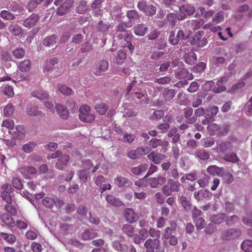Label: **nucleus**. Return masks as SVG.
Masks as SVG:
<instances>
[{
	"label": "nucleus",
	"instance_id": "obj_2",
	"mask_svg": "<svg viewBox=\"0 0 252 252\" xmlns=\"http://www.w3.org/2000/svg\"><path fill=\"white\" fill-rule=\"evenodd\" d=\"M95 115L91 112V107L88 105H82L79 109V119L84 123H91L94 120Z\"/></svg>",
	"mask_w": 252,
	"mask_h": 252
},
{
	"label": "nucleus",
	"instance_id": "obj_59",
	"mask_svg": "<svg viewBox=\"0 0 252 252\" xmlns=\"http://www.w3.org/2000/svg\"><path fill=\"white\" fill-rule=\"evenodd\" d=\"M224 20V12L223 11H220L216 13L215 16L212 18V22L215 24H219L223 21Z\"/></svg>",
	"mask_w": 252,
	"mask_h": 252
},
{
	"label": "nucleus",
	"instance_id": "obj_18",
	"mask_svg": "<svg viewBox=\"0 0 252 252\" xmlns=\"http://www.w3.org/2000/svg\"><path fill=\"white\" fill-rule=\"evenodd\" d=\"M178 9L180 11V15H185L186 18L188 15H190L194 13L195 10V8L193 5L189 4H184L180 7L179 6Z\"/></svg>",
	"mask_w": 252,
	"mask_h": 252
},
{
	"label": "nucleus",
	"instance_id": "obj_37",
	"mask_svg": "<svg viewBox=\"0 0 252 252\" xmlns=\"http://www.w3.org/2000/svg\"><path fill=\"white\" fill-rule=\"evenodd\" d=\"M111 25L108 22H104L101 20L96 25V29L98 32L105 33L107 32L110 28Z\"/></svg>",
	"mask_w": 252,
	"mask_h": 252
},
{
	"label": "nucleus",
	"instance_id": "obj_48",
	"mask_svg": "<svg viewBox=\"0 0 252 252\" xmlns=\"http://www.w3.org/2000/svg\"><path fill=\"white\" fill-rule=\"evenodd\" d=\"M220 129V126L215 123L209 124L207 126V130L209 134L212 136L218 134Z\"/></svg>",
	"mask_w": 252,
	"mask_h": 252
},
{
	"label": "nucleus",
	"instance_id": "obj_24",
	"mask_svg": "<svg viewBox=\"0 0 252 252\" xmlns=\"http://www.w3.org/2000/svg\"><path fill=\"white\" fill-rule=\"evenodd\" d=\"M1 221L5 225L10 227H14L15 226V221L12 217V216L7 213H2L0 217Z\"/></svg>",
	"mask_w": 252,
	"mask_h": 252
},
{
	"label": "nucleus",
	"instance_id": "obj_28",
	"mask_svg": "<svg viewBox=\"0 0 252 252\" xmlns=\"http://www.w3.org/2000/svg\"><path fill=\"white\" fill-rule=\"evenodd\" d=\"M106 201L107 203L114 206H121L124 205L121 200L114 195L108 194L106 196Z\"/></svg>",
	"mask_w": 252,
	"mask_h": 252
},
{
	"label": "nucleus",
	"instance_id": "obj_19",
	"mask_svg": "<svg viewBox=\"0 0 252 252\" xmlns=\"http://www.w3.org/2000/svg\"><path fill=\"white\" fill-rule=\"evenodd\" d=\"M115 184L119 188L126 187L132 184V182L127 178L118 175L114 179Z\"/></svg>",
	"mask_w": 252,
	"mask_h": 252
},
{
	"label": "nucleus",
	"instance_id": "obj_16",
	"mask_svg": "<svg viewBox=\"0 0 252 252\" xmlns=\"http://www.w3.org/2000/svg\"><path fill=\"white\" fill-rule=\"evenodd\" d=\"M225 217L226 213H219L216 214L211 215L210 220L214 224L219 225L225 222Z\"/></svg>",
	"mask_w": 252,
	"mask_h": 252
},
{
	"label": "nucleus",
	"instance_id": "obj_23",
	"mask_svg": "<svg viewBox=\"0 0 252 252\" xmlns=\"http://www.w3.org/2000/svg\"><path fill=\"white\" fill-rule=\"evenodd\" d=\"M20 171L23 176L27 179L31 178L32 175L36 174L37 173L36 169L31 166L22 167Z\"/></svg>",
	"mask_w": 252,
	"mask_h": 252
},
{
	"label": "nucleus",
	"instance_id": "obj_14",
	"mask_svg": "<svg viewBox=\"0 0 252 252\" xmlns=\"http://www.w3.org/2000/svg\"><path fill=\"white\" fill-rule=\"evenodd\" d=\"M212 193L208 190H200L198 191H195L193 193L194 198L198 201L204 199H210L212 197Z\"/></svg>",
	"mask_w": 252,
	"mask_h": 252
},
{
	"label": "nucleus",
	"instance_id": "obj_11",
	"mask_svg": "<svg viewBox=\"0 0 252 252\" xmlns=\"http://www.w3.org/2000/svg\"><path fill=\"white\" fill-rule=\"evenodd\" d=\"M126 16L128 20L127 23L132 27L135 23L139 21L140 15L136 10H130L126 12Z\"/></svg>",
	"mask_w": 252,
	"mask_h": 252
},
{
	"label": "nucleus",
	"instance_id": "obj_33",
	"mask_svg": "<svg viewBox=\"0 0 252 252\" xmlns=\"http://www.w3.org/2000/svg\"><path fill=\"white\" fill-rule=\"evenodd\" d=\"M97 236L96 233L93 229H87L81 234L82 240L86 241L92 240Z\"/></svg>",
	"mask_w": 252,
	"mask_h": 252
},
{
	"label": "nucleus",
	"instance_id": "obj_57",
	"mask_svg": "<svg viewBox=\"0 0 252 252\" xmlns=\"http://www.w3.org/2000/svg\"><path fill=\"white\" fill-rule=\"evenodd\" d=\"M36 146V143L34 142H29L25 144L22 147V150L27 153L32 152Z\"/></svg>",
	"mask_w": 252,
	"mask_h": 252
},
{
	"label": "nucleus",
	"instance_id": "obj_47",
	"mask_svg": "<svg viewBox=\"0 0 252 252\" xmlns=\"http://www.w3.org/2000/svg\"><path fill=\"white\" fill-rule=\"evenodd\" d=\"M0 236L7 243L10 244H14L16 241V237L11 234L0 232Z\"/></svg>",
	"mask_w": 252,
	"mask_h": 252
},
{
	"label": "nucleus",
	"instance_id": "obj_64",
	"mask_svg": "<svg viewBox=\"0 0 252 252\" xmlns=\"http://www.w3.org/2000/svg\"><path fill=\"white\" fill-rule=\"evenodd\" d=\"M206 67V64L204 62H200L194 65L192 68V71L194 73H200L202 72Z\"/></svg>",
	"mask_w": 252,
	"mask_h": 252
},
{
	"label": "nucleus",
	"instance_id": "obj_43",
	"mask_svg": "<svg viewBox=\"0 0 252 252\" xmlns=\"http://www.w3.org/2000/svg\"><path fill=\"white\" fill-rule=\"evenodd\" d=\"M9 31L15 36H19L22 34L23 30L20 26L18 25H11L8 28Z\"/></svg>",
	"mask_w": 252,
	"mask_h": 252
},
{
	"label": "nucleus",
	"instance_id": "obj_1",
	"mask_svg": "<svg viewBox=\"0 0 252 252\" xmlns=\"http://www.w3.org/2000/svg\"><path fill=\"white\" fill-rule=\"evenodd\" d=\"M228 78L224 76L219 80L216 84L213 81L206 82L205 84V86L207 87L208 90H212L214 93H220L226 90L225 84Z\"/></svg>",
	"mask_w": 252,
	"mask_h": 252
},
{
	"label": "nucleus",
	"instance_id": "obj_53",
	"mask_svg": "<svg viewBox=\"0 0 252 252\" xmlns=\"http://www.w3.org/2000/svg\"><path fill=\"white\" fill-rule=\"evenodd\" d=\"M190 28L193 30L199 29L203 25V21L201 19H195L189 21Z\"/></svg>",
	"mask_w": 252,
	"mask_h": 252
},
{
	"label": "nucleus",
	"instance_id": "obj_54",
	"mask_svg": "<svg viewBox=\"0 0 252 252\" xmlns=\"http://www.w3.org/2000/svg\"><path fill=\"white\" fill-rule=\"evenodd\" d=\"M224 160L231 162H237L239 161V158L236 153L232 152L230 154H226L223 158Z\"/></svg>",
	"mask_w": 252,
	"mask_h": 252
},
{
	"label": "nucleus",
	"instance_id": "obj_52",
	"mask_svg": "<svg viewBox=\"0 0 252 252\" xmlns=\"http://www.w3.org/2000/svg\"><path fill=\"white\" fill-rule=\"evenodd\" d=\"M166 7H169L174 11H177L179 6L176 4V0H162Z\"/></svg>",
	"mask_w": 252,
	"mask_h": 252
},
{
	"label": "nucleus",
	"instance_id": "obj_6",
	"mask_svg": "<svg viewBox=\"0 0 252 252\" xmlns=\"http://www.w3.org/2000/svg\"><path fill=\"white\" fill-rule=\"evenodd\" d=\"M108 62L106 60H102L93 66L92 71L95 75L100 76L108 70Z\"/></svg>",
	"mask_w": 252,
	"mask_h": 252
},
{
	"label": "nucleus",
	"instance_id": "obj_31",
	"mask_svg": "<svg viewBox=\"0 0 252 252\" xmlns=\"http://www.w3.org/2000/svg\"><path fill=\"white\" fill-rule=\"evenodd\" d=\"M57 36L54 34L46 36L43 40V44L47 47L53 46L57 43Z\"/></svg>",
	"mask_w": 252,
	"mask_h": 252
},
{
	"label": "nucleus",
	"instance_id": "obj_61",
	"mask_svg": "<svg viewBox=\"0 0 252 252\" xmlns=\"http://www.w3.org/2000/svg\"><path fill=\"white\" fill-rule=\"evenodd\" d=\"M42 1V0H31L28 2L27 8L29 12H32L36 8L38 4L41 3Z\"/></svg>",
	"mask_w": 252,
	"mask_h": 252
},
{
	"label": "nucleus",
	"instance_id": "obj_44",
	"mask_svg": "<svg viewBox=\"0 0 252 252\" xmlns=\"http://www.w3.org/2000/svg\"><path fill=\"white\" fill-rule=\"evenodd\" d=\"M18 67L22 72H28L31 68V61L29 60H25L21 62L19 65Z\"/></svg>",
	"mask_w": 252,
	"mask_h": 252
},
{
	"label": "nucleus",
	"instance_id": "obj_39",
	"mask_svg": "<svg viewBox=\"0 0 252 252\" xmlns=\"http://www.w3.org/2000/svg\"><path fill=\"white\" fill-rule=\"evenodd\" d=\"M194 155L199 159L202 160H206L210 158L209 153L204 149H200L195 152Z\"/></svg>",
	"mask_w": 252,
	"mask_h": 252
},
{
	"label": "nucleus",
	"instance_id": "obj_42",
	"mask_svg": "<svg viewBox=\"0 0 252 252\" xmlns=\"http://www.w3.org/2000/svg\"><path fill=\"white\" fill-rule=\"evenodd\" d=\"M239 220V217L236 215H233L230 216H228L226 214L225 224L227 226L234 225Z\"/></svg>",
	"mask_w": 252,
	"mask_h": 252
},
{
	"label": "nucleus",
	"instance_id": "obj_34",
	"mask_svg": "<svg viewBox=\"0 0 252 252\" xmlns=\"http://www.w3.org/2000/svg\"><path fill=\"white\" fill-rule=\"evenodd\" d=\"M56 109L58 114L63 119H67L68 117V112L63 105L57 104L56 105Z\"/></svg>",
	"mask_w": 252,
	"mask_h": 252
},
{
	"label": "nucleus",
	"instance_id": "obj_27",
	"mask_svg": "<svg viewBox=\"0 0 252 252\" xmlns=\"http://www.w3.org/2000/svg\"><path fill=\"white\" fill-rule=\"evenodd\" d=\"M183 111L184 116L187 119V124H191L196 122V118L191 117L193 114V109L191 108H186Z\"/></svg>",
	"mask_w": 252,
	"mask_h": 252
},
{
	"label": "nucleus",
	"instance_id": "obj_22",
	"mask_svg": "<svg viewBox=\"0 0 252 252\" xmlns=\"http://www.w3.org/2000/svg\"><path fill=\"white\" fill-rule=\"evenodd\" d=\"M124 217L126 220L129 223L136 221L137 215L131 208H127L125 210Z\"/></svg>",
	"mask_w": 252,
	"mask_h": 252
},
{
	"label": "nucleus",
	"instance_id": "obj_9",
	"mask_svg": "<svg viewBox=\"0 0 252 252\" xmlns=\"http://www.w3.org/2000/svg\"><path fill=\"white\" fill-rule=\"evenodd\" d=\"M166 19L169 24V27L172 28L175 26L178 21H181L186 19V16L181 15L179 14L169 13L166 15Z\"/></svg>",
	"mask_w": 252,
	"mask_h": 252
},
{
	"label": "nucleus",
	"instance_id": "obj_60",
	"mask_svg": "<svg viewBox=\"0 0 252 252\" xmlns=\"http://www.w3.org/2000/svg\"><path fill=\"white\" fill-rule=\"evenodd\" d=\"M14 112V108L11 103H8L3 109V115L9 117L12 115Z\"/></svg>",
	"mask_w": 252,
	"mask_h": 252
},
{
	"label": "nucleus",
	"instance_id": "obj_63",
	"mask_svg": "<svg viewBox=\"0 0 252 252\" xmlns=\"http://www.w3.org/2000/svg\"><path fill=\"white\" fill-rule=\"evenodd\" d=\"M2 92L5 95L9 97H12L14 94L13 87L8 85H3Z\"/></svg>",
	"mask_w": 252,
	"mask_h": 252
},
{
	"label": "nucleus",
	"instance_id": "obj_10",
	"mask_svg": "<svg viewBox=\"0 0 252 252\" xmlns=\"http://www.w3.org/2000/svg\"><path fill=\"white\" fill-rule=\"evenodd\" d=\"M39 19V15L32 13L24 21L23 25L26 28L31 29L38 22Z\"/></svg>",
	"mask_w": 252,
	"mask_h": 252
},
{
	"label": "nucleus",
	"instance_id": "obj_62",
	"mask_svg": "<svg viewBox=\"0 0 252 252\" xmlns=\"http://www.w3.org/2000/svg\"><path fill=\"white\" fill-rule=\"evenodd\" d=\"M242 250L245 252H252V241L245 240L241 245Z\"/></svg>",
	"mask_w": 252,
	"mask_h": 252
},
{
	"label": "nucleus",
	"instance_id": "obj_15",
	"mask_svg": "<svg viewBox=\"0 0 252 252\" xmlns=\"http://www.w3.org/2000/svg\"><path fill=\"white\" fill-rule=\"evenodd\" d=\"M147 158L155 164H158L166 158V156L163 154L152 151L147 155Z\"/></svg>",
	"mask_w": 252,
	"mask_h": 252
},
{
	"label": "nucleus",
	"instance_id": "obj_55",
	"mask_svg": "<svg viewBox=\"0 0 252 252\" xmlns=\"http://www.w3.org/2000/svg\"><path fill=\"white\" fill-rule=\"evenodd\" d=\"M95 109L99 114L104 115L108 110V106L106 103H100L95 105Z\"/></svg>",
	"mask_w": 252,
	"mask_h": 252
},
{
	"label": "nucleus",
	"instance_id": "obj_13",
	"mask_svg": "<svg viewBox=\"0 0 252 252\" xmlns=\"http://www.w3.org/2000/svg\"><path fill=\"white\" fill-rule=\"evenodd\" d=\"M72 4L71 0H66L58 7L57 14L59 16H63V14L67 13L72 6Z\"/></svg>",
	"mask_w": 252,
	"mask_h": 252
},
{
	"label": "nucleus",
	"instance_id": "obj_45",
	"mask_svg": "<svg viewBox=\"0 0 252 252\" xmlns=\"http://www.w3.org/2000/svg\"><path fill=\"white\" fill-rule=\"evenodd\" d=\"M32 96L40 100H45L48 98V94L43 90H37L32 93Z\"/></svg>",
	"mask_w": 252,
	"mask_h": 252
},
{
	"label": "nucleus",
	"instance_id": "obj_29",
	"mask_svg": "<svg viewBox=\"0 0 252 252\" xmlns=\"http://www.w3.org/2000/svg\"><path fill=\"white\" fill-rule=\"evenodd\" d=\"M218 148L221 153H223L225 155L229 151L232 150V146L231 142H222L218 145Z\"/></svg>",
	"mask_w": 252,
	"mask_h": 252
},
{
	"label": "nucleus",
	"instance_id": "obj_3",
	"mask_svg": "<svg viewBox=\"0 0 252 252\" xmlns=\"http://www.w3.org/2000/svg\"><path fill=\"white\" fill-rule=\"evenodd\" d=\"M203 31H199L195 33L190 41V44L198 47H203L208 43L207 38L204 36Z\"/></svg>",
	"mask_w": 252,
	"mask_h": 252
},
{
	"label": "nucleus",
	"instance_id": "obj_32",
	"mask_svg": "<svg viewBox=\"0 0 252 252\" xmlns=\"http://www.w3.org/2000/svg\"><path fill=\"white\" fill-rule=\"evenodd\" d=\"M167 184L170 186L172 192H178L180 190L181 184L178 181L169 178L167 180Z\"/></svg>",
	"mask_w": 252,
	"mask_h": 252
},
{
	"label": "nucleus",
	"instance_id": "obj_58",
	"mask_svg": "<svg viewBox=\"0 0 252 252\" xmlns=\"http://www.w3.org/2000/svg\"><path fill=\"white\" fill-rule=\"evenodd\" d=\"M42 203L46 208H52L54 206L55 201L51 197H45L42 200Z\"/></svg>",
	"mask_w": 252,
	"mask_h": 252
},
{
	"label": "nucleus",
	"instance_id": "obj_7",
	"mask_svg": "<svg viewBox=\"0 0 252 252\" xmlns=\"http://www.w3.org/2000/svg\"><path fill=\"white\" fill-rule=\"evenodd\" d=\"M137 7L140 10L143 11L145 15L152 16L156 13L157 8L152 4H148L144 0H141L138 3Z\"/></svg>",
	"mask_w": 252,
	"mask_h": 252
},
{
	"label": "nucleus",
	"instance_id": "obj_17",
	"mask_svg": "<svg viewBox=\"0 0 252 252\" xmlns=\"http://www.w3.org/2000/svg\"><path fill=\"white\" fill-rule=\"evenodd\" d=\"M166 181V178L161 176H158V178H150L148 180V184L153 188L158 187L159 185H163Z\"/></svg>",
	"mask_w": 252,
	"mask_h": 252
},
{
	"label": "nucleus",
	"instance_id": "obj_20",
	"mask_svg": "<svg viewBox=\"0 0 252 252\" xmlns=\"http://www.w3.org/2000/svg\"><path fill=\"white\" fill-rule=\"evenodd\" d=\"M148 32V27L144 24H138L133 28V32L135 35L143 36Z\"/></svg>",
	"mask_w": 252,
	"mask_h": 252
},
{
	"label": "nucleus",
	"instance_id": "obj_49",
	"mask_svg": "<svg viewBox=\"0 0 252 252\" xmlns=\"http://www.w3.org/2000/svg\"><path fill=\"white\" fill-rule=\"evenodd\" d=\"M196 61V55L193 52L188 53L185 58V62L189 65L193 64Z\"/></svg>",
	"mask_w": 252,
	"mask_h": 252
},
{
	"label": "nucleus",
	"instance_id": "obj_21",
	"mask_svg": "<svg viewBox=\"0 0 252 252\" xmlns=\"http://www.w3.org/2000/svg\"><path fill=\"white\" fill-rule=\"evenodd\" d=\"M70 160V158L66 155L61 157L56 164V167L59 170H62L67 166Z\"/></svg>",
	"mask_w": 252,
	"mask_h": 252
},
{
	"label": "nucleus",
	"instance_id": "obj_35",
	"mask_svg": "<svg viewBox=\"0 0 252 252\" xmlns=\"http://www.w3.org/2000/svg\"><path fill=\"white\" fill-rule=\"evenodd\" d=\"M148 166L147 164H141L137 166L132 167L131 169V172L136 175H140L146 171Z\"/></svg>",
	"mask_w": 252,
	"mask_h": 252
},
{
	"label": "nucleus",
	"instance_id": "obj_25",
	"mask_svg": "<svg viewBox=\"0 0 252 252\" xmlns=\"http://www.w3.org/2000/svg\"><path fill=\"white\" fill-rule=\"evenodd\" d=\"M112 247L116 251L119 252H128V247L127 245L121 243L120 241L116 240L112 242Z\"/></svg>",
	"mask_w": 252,
	"mask_h": 252
},
{
	"label": "nucleus",
	"instance_id": "obj_8",
	"mask_svg": "<svg viewBox=\"0 0 252 252\" xmlns=\"http://www.w3.org/2000/svg\"><path fill=\"white\" fill-rule=\"evenodd\" d=\"M83 163L84 164L86 165H88L89 166L88 169V170L83 169L80 170L79 172L78 175L80 181H81L83 183L85 184L88 182L89 179L90 172L88 170L91 168V167L93 166V164L92 163L91 160L90 159L83 161Z\"/></svg>",
	"mask_w": 252,
	"mask_h": 252
},
{
	"label": "nucleus",
	"instance_id": "obj_41",
	"mask_svg": "<svg viewBox=\"0 0 252 252\" xmlns=\"http://www.w3.org/2000/svg\"><path fill=\"white\" fill-rule=\"evenodd\" d=\"M10 10L14 12L22 13L25 10L24 6L16 1H12L9 6Z\"/></svg>",
	"mask_w": 252,
	"mask_h": 252
},
{
	"label": "nucleus",
	"instance_id": "obj_30",
	"mask_svg": "<svg viewBox=\"0 0 252 252\" xmlns=\"http://www.w3.org/2000/svg\"><path fill=\"white\" fill-rule=\"evenodd\" d=\"M215 13L214 10H211L205 11V9L203 7H200L197 10V12L195 13V17L200 16L203 15L205 18L208 19L210 18Z\"/></svg>",
	"mask_w": 252,
	"mask_h": 252
},
{
	"label": "nucleus",
	"instance_id": "obj_46",
	"mask_svg": "<svg viewBox=\"0 0 252 252\" xmlns=\"http://www.w3.org/2000/svg\"><path fill=\"white\" fill-rule=\"evenodd\" d=\"M222 170H223V167H219L216 165H210L207 169V171L213 175L220 176Z\"/></svg>",
	"mask_w": 252,
	"mask_h": 252
},
{
	"label": "nucleus",
	"instance_id": "obj_40",
	"mask_svg": "<svg viewBox=\"0 0 252 252\" xmlns=\"http://www.w3.org/2000/svg\"><path fill=\"white\" fill-rule=\"evenodd\" d=\"M122 231L129 237H133L134 234V229L132 225L129 224H125L122 226Z\"/></svg>",
	"mask_w": 252,
	"mask_h": 252
},
{
	"label": "nucleus",
	"instance_id": "obj_4",
	"mask_svg": "<svg viewBox=\"0 0 252 252\" xmlns=\"http://www.w3.org/2000/svg\"><path fill=\"white\" fill-rule=\"evenodd\" d=\"M242 234L240 229L238 228H231L224 230L221 235L223 240L230 241L237 239Z\"/></svg>",
	"mask_w": 252,
	"mask_h": 252
},
{
	"label": "nucleus",
	"instance_id": "obj_36",
	"mask_svg": "<svg viewBox=\"0 0 252 252\" xmlns=\"http://www.w3.org/2000/svg\"><path fill=\"white\" fill-rule=\"evenodd\" d=\"M220 176L222 177L223 183L226 184H229L234 181L233 175L229 172L225 171L224 168Z\"/></svg>",
	"mask_w": 252,
	"mask_h": 252
},
{
	"label": "nucleus",
	"instance_id": "obj_50",
	"mask_svg": "<svg viewBox=\"0 0 252 252\" xmlns=\"http://www.w3.org/2000/svg\"><path fill=\"white\" fill-rule=\"evenodd\" d=\"M126 57V54L125 51L120 50L117 52L116 57V61L117 64H122L125 62Z\"/></svg>",
	"mask_w": 252,
	"mask_h": 252
},
{
	"label": "nucleus",
	"instance_id": "obj_56",
	"mask_svg": "<svg viewBox=\"0 0 252 252\" xmlns=\"http://www.w3.org/2000/svg\"><path fill=\"white\" fill-rule=\"evenodd\" d=\"M0 17L2 19L8 21H12L15 18L14 14L11 13L9 11L6 10H3L0 11Z\"/></svg>",
	"mask_w": 252,
	"mask_h": 252
},
{
	"label": "nucleus",
	"instance_id": "obj_38",
	"mask_svg": "<svg viewBox=\"0 0 252 252\" xmlns=\"http://www.w3.org/2000/svg\"><path fill=\"white\" fill-rule=\"evenodd\" d=\"M88 10L87 2L84 0L80 1L76 7V12L79 14H84Z\"/></svg>",
	"mask_w": 252,
	"mask_h": 252
},
{
	"label": "nucleus",
	"instance_id": "obj_26",
	"mask_svg": "<svg viewBox=\"0 0 252 252\" xmlns=\"http://www.w3.org/2000/svg\"><path fill=\"white\" fill-rule=\"evenodd\" d=\"M124 40L126 43L124 46L127 47L130 53H133L134 50V46L132 45V43L134 40V36L131 33H126Z\"/></svg>",
	"mask_w": 252,
	"mask_h": 252
},
{
	"label": "nucleus",
	"instance_id": "obj_5",
	"mask_svg": "<svg viewBox=\"0 0 252 252\" xmlns=\"http://www.w3.org/2000/svg\"><path fill=\"white\" fill-rule=\"evenodd\" d=\"M146 252H164V249L160 246L159 240L148 239L144 243Z\"/></svg>",
	"mask_w": 252,
	"mask_h": 252
},
{
	"label": "nucleus",
	"instance_id": "obj_12",
	"mask_svg": "<svg viewBox=\"0 0 252 252\" xmlns=\"http://www.w3.org/2000/svg\"><path fill=\"white\" fill-rule=\"evenodd\" d=\"M146 150L143 147H138L134 150L128 151L127 153V156L131 159H138L141 156L144 155Z\"/></svg>",
	"mask_w": 252,
	"mask_h": 252
},
{
	"label": "nucleus",
	"instance_id": "obj_51",
	"mask_svg": "<svg viewBox=\"0 0 252 252\" xmlns=\"http://www.w3.org/2000/svg\"><path fill=\"white\" fill-rule=\"evenodd\" d=\"M178 200L180 201L185 211H188L190 210L191 203L187 200V198L185 196L183 195L179 196Z\"/></svg>",
	"mask_w": 252,
	"mask_h": 252
}]
</instances>
